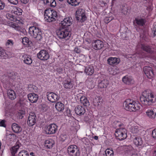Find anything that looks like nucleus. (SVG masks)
<instances>
[{"mask_svg": "<svg viewBox=\"0 0 156 156\" xmlns=\"http://www.w3.org/2000/svg\"><path fill=\"white\" fill-rule=\"evenodd\" d=\"M92 47L95 50H99L101 49L104 46L103 42L99 40L95 41L92 44Z\"/></svg>", "mask_w": 156, "mask_h": 156, "instance_id": "15", "label": "nucleus"}, {"mask_svg": "<svg viewBox=\"0 0 156 156\" xmlns=\"http://www.w3.org/2000/svg\"><path fill=\"white\" fill-rule=\"evenodd\" d=\"M36 87L33 85H30V86L28 87V89L31 92H34L35 91L34 90L35 89H36Z\"/></svg>", "mask_w": 156, "mask_h": 156, "instance_id": "48", "label": "nucleus"}, {"mask_svg": "<svg viewBox=\"0 0 156 156\" xmlns=\"http://www.w3.org/2000/svg\"><path fill=\"white\" fill-rule=\"evenodd\" d=\"M74 51L77 53H80L81 52V50L79 48H75L74 49Z\"/></svg>", "mask_w": 156, "mask_h": 156, "instance_id": "55", "label": "nucleus"}, {"mask_svg": "<svg viewBox=\"0 0 156 156\" xmlns=\"http://www.w3.org/2000/svg\"><path fill=\"white\" fill-rule=\"evenodd\" d=\"M45 105H43L42 106V109L44 110V111H45L47 110V108H45Z\"/></svg>", "mask_w": 156, "mask_h": 156, "instance_id": "62", "label": "nucleus"}, {"mask_svg": "<svg viewBox=\"0 0 156 156\" xmlns=\"http://www.w3.org/2000/svg\"><path fill=\"white\" fill-rule=\"evenodd\" d=\"M101 98L99 96H96L94 99V104L95 106H98L101 105Z\"/></svg>", "mask_w": 156, "mask_h": 156, "instance_id": "28", "label": "nucleus"}, {"mask_svg": "<svg viewBox=\"0 0 156 156\" xmlns=\"http://www.w3.org/2000/svg\"><path fill=\"white\" fill-rule=\"evenodd\" d=\"M54 141L52 140H47L45 142V146L48 148H51L54 145Z\"/></svg>", "mask_w": 156, "mask_h": 156, "instance_id": "29", "label": "nucleus"}, {"mask_svg": "<svg viewBox=\"0 0 156 156\" xmlns=\"http://www.w3.org/2000/svg\"><path fill=\"white\" fill-rule=\"evenodd\" d=\"M122 81L124 83L127 84H129L133 82L132 77L127 75L126 76L122 78Z\"/></svg>", "mask_w": 156, "mask_h": 156, "instance_id": "24", "label": "nucleus"}, {"mask_svg": "<svg viewBox=\"0 0 156 156\" xmlns=\"http://www.w3.org/2000/svg\"><path fill=\"white\" fill-rule=\"evenodd\" d=\"M99 4L101 6H104L107 4V2L105 0H100L99 2Z\"/></svg>", "mask_w": 156, "mask_h": 156, "instance_id": "50", "label": "nucleus"}, {"mask_svg": "<svg viewBox=\"0 0 156 156\" xmlns=\"http://www.w3.org/2000/svg\"><path fill=\"white\" fill-rule=\"evenodd\" d=\"M5 122V120L0 119V126L5 127H6Z\"/></svg>", "mask_w": 156, "mask_h": 156, "instance_id": "51", "label": "nucleus"}, {"mask_svg": "<svg viewBox=\"0 0 156 156\" xmlns=\"http://www.w3.org/2000/svg\"><path fill=\"white\" fill-rule=\"evenodd\" d=\"M11 3L14 5H17L18 3V0H8Z\"/></svg>", "mask_w": 156, "mask_h": 156, "instance_id": "52", "label": "nucleus"}, {"mask_svg": "<svg viewBox=\"0 0 156 156\" xmlns=\"http://www.w3.org/2000/svg\"><path fill=\"white\" fill-rule=\"evenodd\" d=\"M75 16L76 20L81 22H84L87 20L85 11L81 8L78 9L76 11Z\"/></svg>", "mask_w": 156, "mask_h": 156, "instance_id": "6", "label": "nucleus"}, {"mask_svg": "<svg viewBox=\"0 0 156 156\" xmlns=\"http://www.w3.org/2000/svg\"><path fill=\"white\" fill-rule=\"evenodd\" d=\"M72 24V19L71 17H68L62 21L60 23L61 28H67Z\"/></svg>", "mask_w": 156, "mask_h": 156, "instance_id": "12", "label": "nucleus"}, {"mask_svg": "<svg viewBox=\"0 0 156 156\" xmlns=\"http://www.w3.org/2000/svg\"><path fill=\"white\" fill-rule=\"evenodd\" d=\"M5 6V3L2 0H0V9H3Z\"/></svg>", "mask_w": 156, "mask_h": 156, "instance_id": "53", "label": "nucleus"}, {"mask_svg": "<svg viewBox=\"0 0 156 156\" xmlns=\"http://www.w3.org/2000/svg\"><path fill=\"white\" fill-rule=\"evenodd\" d=\"M142 48L146 52L149 53H152V51L151 50L150 47L148 46H146L145 45H142Z\"/></svg>", "mask_w": 156, "mask_h": 156, "instance_id": "38", "label": "nucleus"}, {"mask_svg": "<svg viewBox=\"0 0 156 156\" xmlns=\"http://www.w3.org/2000/svg\"><path fill=\"white\" fill-rule=\"evenodd\" d=\"M12 27L16 29H17V28L19 27L16 26L15 24H13L12 25Z\"/></svg>", "mask_w": 156, "mask_h": 156, "instance_id": "61", "label": "nucleus"}, {"mask_svg": "<svg viewBox=\"0 0 156 156\" xmlns=\"http://www.w3.org/2000/svg\"><path fill=\"white\" fill-rule=\"evenodd\" d=\"M25 113V112L24 111L19 110L16 114V116L18 118L22 119Z\"/></svg>", "mask_w": 156, "mask_h": 156, "instance_id": "35", "label": "nucleus"}, {"mask_svg": "<svg viewBox=\"0 0 156 156\" xmlns=\"http://www.w3.org/2000/svg\"><path fill=\"white\" fill-rule=\"evenodd\" d=\"M146 113L147 117L150 119H154L156 116V112L155 109L151 108L147 109L146 111Z\"/></svg>", "mask_w": 156, "mask_h": 156, "instance_id": "16", "label": "nucleus"}, {"mask_svg": "<svg viewBox=\"0 0 156 156\" xmlns=\"http://www.w3.org/2000/svg\"><path fill=\"white\" fill-rule=\"evenodd\" d=\"M57 34L60 39H64L68 37H70L69 31L67 28H64L60 27L57 31Z\"/></svg>", "mask_w": 156, "mask_h": 156, "instance_id": "8", "label": "nucleus"}, {"mask_svg": "<svg viewBox=\"0 0 156 156\" xmlns=\"http://www.w3.org/2000/svg\"><path fill=\"white\" fill-rule=\"evenodd\" d=\"M20 1L22 3L24 4L27 3L29 1V0H20Z\"/></svg>", "mask_w": 156, "mask_h": 156, "instance_id": "59", "label": "nucleus"}, {"mask_svg": "<svg viewBox=\"0 0 156 156\" xmlns=\"http://www.w3.org/2000/svg\"><path fill=\"white\" fill-rule=\"evenodd\" d=\"M29 33L37 41H41L42 39L43 34L38 25L30 27L29 28Z\"/></svg>", "mask_w": 156, "mask_h": 156, "instance_id": "3", "label": "nucleus"}, {"mask_svg": "<svg viewBox=\"0 0 156 156\" xmlns=\"http://www.w3.org/2000/svg\"><path fill=\"white\" fill-rule=\"evenodd\" d=\"M154 154H155V155L156 156V150L154 151Z\"/></svg>", "mask_w": 156, "mask_h": 156, "instance_id": "64", "label": "nucleus"}, {"mask_svg": "<svg viewBox=\"0 0 156 156\" xmlns=\"http://www.w3.org/2000/svg\"><path fill=\"white\" fill-rule=\"evenodd\" d=\"M80 101L83 105L86 106L89 105V103L87 98L84 96H82L80 98Z\"/></svg>", "mask_w": 156, "mask_h": 156, "instance_id": "30", "label": "nucleus"}, {"mask_svg": "<svg viewBox=\"0 0 156 156\" xmlns=\"http://www.w3.org/2000/svg\"><path fill=\"white\" fill-rule=\"evenodd\" d=\"M55 107L58 111H62L64 109V105L61 102H58L56 104Z\"/></svg>", "mask_w": 156, "mask_h": 156, "instance_id": "32", "label": "nucleus"}, {"mask_svg": "<svg viewBox=\"0 0 156 156\" xmlns=\"http://www.w3.org/2000/svg\"><path fill=\"white\" fill-rule=\"evenodd\" d=\"M79 3V2H78L77 0H75L74 2V3L72 4V5L76 6L78 5Z\"/></svg>", "mask_w": 156, "mask_h": 156, "instance_id": "57", "label": "nucleus"}, {"mask_svg": "<svg viewBox=\"0 0 156 156\" xmlns=\"http://www.w3.org/2000/svg\"><path fill=\"white\" fill-rule=\"evenodd\" d=\"M14 9L13 12L14 14L18 16H20L22 15V10L21 9L17 7H15Z\"/></svg>", "mask_w": 156, "mask_h": 156, "instance_id": "34", "label": "nucleus"}, {"mask_svg": "<svg viewBox=\"0 0 156 156\" xmlns=\"http://www.w3.org/2000/svg\"><path fill=\"white\" fill-rule=\"evenodd\" d=\"M23 62L27 65H30L32 62V60L31 56L27 54H24L22 58Z\"/></svg>", "mask_w": 156, "mask_h": 156, "instance_id": "19", "label": "nucleus"}, {"mask_svg": "<svg viewBox=\"0 0 156 156\" xmlns=\"http://www.w3.org/2000/svg\"><path fill=\"white\" fill-rule=\"evenodd\" d=\"M113 17H106L104 19V22L106 23H108L113 19Z\"/></svg>", "mask_w": 156, "mask_h": 156, "instance_id": "45", "label": "nucleus"}, {"mask_svg": "<svg viewBox=\"0 0 156 156\" xmlns=\"http://www.w3.org/2000/svg\"><path fill=\"white\" fill-rule=\"evenodd\" d=\"M76 113L78 115H82L85 112V109L83 107L80 105L76 107L75 109Z\"/></svg>", "mask_w": 156, "mask_h": 156, "instance_id": "22", "label": "nucleus"}, {"mask_svg": "<svg viewBox=\"0 0 156 156\" xmlns=\"http://www.w3.org/2000/svg\"><path fill=\"white\" fill-rule=\"evenodd\" d=\"M87 84V87L90 89H92L94 87V84L91 81L89 80H87L86 81Z\"/></svg>", "mask_w": 156, "mask_h": 156, "instance_id": "37", "label": "nucleus"}, {"mask_svg": "<svg viewBox=\"0 0 156 156\" xmlns=\"http://www.w3.org/2000/svg\"><path fill=\"white\" fill-rule=\"evenodd\" d=\"M123 106L127 110L135 112L140 108V104L137 101H133L127 99L123 103Z\"/></svg>", "mask_w": 156, "mask_h": 156, "instance_id": "2", "label": "nucleus"}, {"mask_svg": "<svg viewBox=\"0 0 156 156\" xmlns=\"http://www.w3.org/2000/svg\"><path fill=\"white\" fill-rule=\"evenodd\" d=\"M147 56V55L143 51H141L140 52L139 54V56L140 58H143L144 57H146Z\"/></svg>", "mask_w": 156, "mask_h": 156, "instance_id": "49", "label": "nucleus"}, {"mask_svg": "<svg viewBox=\"0 0 156 156\" xmlns=\"http://www.w3.org/2000/svg\"><path fill=\"white\" fill-rule=\"evenodd\" d=\"M127 133V131L126 129L120 128L116 129L115 135L117 139L122 140L126 138Z\"/></svg>", "mask_w": 156, "mask_h": 156, "instance_id": "7", "label": "nucleus"}, {"mask_svg": "<svg viewBox=\"0 0 156 156\" xmlns=\"http://www.w3.org/2000/svg\"><path fill=\"white\" fill-rule=\"evenodd\" d=\"M47 98L48 100L50 102L54 103L58 101L59 97L54 93L48 92L47 94Z\"/></svg>", "mask_w": 156, "mask_h": 156, "instance_id": "11", "label": "nucleus"}, {"mask_svg": "<svg viewBox=\"0 0 156 156\" xmlns=\"http://www.w3.org/2000/svg\"><path fill=\"white\" fill-rule=\"evenodd\" d=\"M152 32L153 33V37H154L156 36V29L153 28L152 30Z\"/></svg>", "mask_w": 156, "mask_h": 156, "instance_id": "60", "label": "nucleus"}, {"mask_svg": "<svg viewBox=\"0 0 156 156\" xmlns=\"http://www.w3.org/2000/svg\"><path fill=\"white\" fill-rule=\"evenodd\" d=\"M38 58L42 60H47L49 58V55L46 50H41L37 54Z\"/></svg>", "mask_w": 156, "mask_h": 156, "instance_id": "10", "label": "nucleus"}, {"mask_svg": "<svg viewBox=\"0 0 156 156\" xmlns=\"http://www.w3.org/2000/svg\"><path fill=\"white\" fill-rule=\"evenodd\" d=\"M145 20L143 18H136L134 21V24L135 26H143L145 25Z\"/></svg>", "mask_w": 156, "mask_h": 156, "instance_id": "20", "label": "nucleus"}, {"mask_svg": "<svg viewBox=\"0 0 156 156\" xmlns=\"http://www.w3.org/2000/svg\"><path fill=\"white\" fill-rule=\"evenodd\" d=\"M67 152L70 156H80V149L75 145H71L67 148Z\"/></svg>", "mask_w": 156, "mask_h": 156, "instance_id": "5", "label": "nucleus"}, {"mask_svg": "<svg viewBox=\"0 0 156 156\" xmlns=\"http://www.w3.org/2000/svg\"><path fill=\"white\" fill-rule=\"evenodd\" d=\"M28 98L30 102L34 103L37 101L38 99V96L37 94L34 93H31L28 95Z\"/></svg>", "mask_w": 156, "mask_h": 156, "instance_id": "21", "label": "nucleus"}, {"mask_svg": "<svg viewBox=\"0 0 156 156\" xmlns=\"http://www.w3.org/2000/svg\"><path fill=\"white\" fill-rule=\"evenodd\" d=\"M18 156H29V155L27 151L23 150L20 151Z\"/></svg>", "mask_w": 156, "mask_h": 156, "instance_id": "42", "label": "nucleus"}, {"mask_svg": "<svg viewBox=\"0 0 156 156\" xmlns=\"http://www.w3.org/2000/svg\"><path fill=\"white\" fill-rule=\"evenodd\" d=\"M64 87L68 90H72L74 88L73 81L70 79L64 80L62 83Z\"/></svg>", "mask_w": 156, "mask_h": 156, "instance_id": "9", "label": "nucleus"}, {"mask_svg": "<svg viewBox=\"0 0 156 156\" xmlns=\"http://www.w3.org/2000/svg\"><path fill=\"white\" fill-rule=\"evenodd\" d=\"M130 156H138L136 152V151L134 149L133 152L132 151V154Z\"/></svg>", "mask_w": 156, "mask_h": 156, "instance_id": "56", "label": "nucleus"}, {"mask_svg": "<svg viewBox=\"0 0 156 156\" xmlns=\"http://www.w3.org/2000/svg\"><path fill=\"white\" fill-rule=\"evenodd\" d=\"M44 16L45 20L50 22L55 20V18L57 17L58 15L55 11L47 9L44 11Z\"/></svg>", "mask_w": 156, "mask_h": 156, "instance_id": "4", "label": "nucleus"}, {"mask_svg": "<svg viewBox=\"0 0 156 156\" xmlns=\"http://www.w3.org/2000/svg\"><path fill=\"white\" fill-rule=\"evenodd\" d=\"M130 130L133 133H137L139 132V127L137 126H132Z\"/></svg>", "mask_w": 156, "mask_h": 156, "instance_id": "39", "label": "nucleus"}, {"mask_svg": "<svg viewBox=\"0 0 156 156\" xmlns=\"http://www.w3.org/2000/svg\"><path fill=\"white\" fill-rule=\"evenodd\" d=\"M152 136L153 138L156 139V129H154L153 130Z\"/></svg>", "mask_w": 156, "mask_h": 156, "instance_id": "54", "label": "nucleus"}, {"mask_svg": "<svg viewBox=\"0 0 156 156\" xmlns=\"http://www.w3.org/2000/svg\"><path fill=\"white\" fill-rule=\"evenodd\" d=\"M14 42L12 40H8L6 43V45L8 47L12 46Z\"/></svg>", "mask_w": 156, "mask_h": 156, "instance_id": "44", "label": "nucleus"}, {"mask_svg": "<svg viewBox=\"0 0 156 156\" xmlns=\"http://www.w3.org/2000/svg\"><path fill=\"white\" fill-rule=\"evenodd\" d=\"M109 84V82L108 80L104 79L102 80L98 81V87L101 88H106Z\"/></svg>", "mask_w": 156, "mask_h": 156, "instance_id": "23", "label": "nucleus"}, {"mask_svg": "<svg viewBox=\"0 0 156 156\" xmlns=\"http://www.w3.org/2000/svg\"><path fill=\"white\" fill-rule=\"evenodd\" d=\"M106 156H113L114 152L113 150L109 149H107L105 151Z\"/></svg>", "mask_w": 156, "mask_h": 156, "instance_id": "40", "label": "nucleus"}, {"mask_svg": "<svg viewBox=\"0 0 156 156\" xmlns=\"http://www.w3.org/2000/svg\"><path fill=\"white\" fill-rule=\"evenodd\" d=\"M134 143L137 146H141L143 144L142 138L140 136L135 137L133 139Z\"/></svg>", "mask_w": 156, "mask_h": 156, "instance_id": "25", "label": "nucleus"}, {"mask_svg": "<svg viewBox=\"0 0 156 156\" xmlns=\"http://www.w3.org/2000/svg\"><path fill=\"white\" fill-rule=\"evenodd\" d=\"M8 95L10 99L14 100L16 98V94L14 90H9L8 91Z\"/></svg>", "mask_w": 156, "mask_h": 156, "instance_id": "31", "label": "nucleus"}, {"mask_svg": "<svg viewBox=\"0 0 156 156\" xmlns=\"http://www.w3.org/2000/svg\"><path fill=\"white\" fill-rule=\"evenodd\" d=\"M75 0H67V2L69 4H71L72 5V4L74 3V2Z\"/></svg>", "mask_w": 156, "mask_h": 156, "instance_id": "58", "label": "nucleus"}, {"mask_svg": "<svg viewBox=\"0 0 156 156\" xmlns=\"http://www.w3.org/2000/svg\"><path fill=\"white\" fill-rule=\"evenodd\" d=\"M122 12L124 14H126L128 12V9L127 6H124L122 9Z\"/></svg>", "mask_w": 156, "mask_h": 156, "instance_id": "46", "label": "nucleus"}, {"mask_svg": "<svg viewBox=\"0 0 156 156\" xmlns=\"http://www.w3.org/2000/svg\"><path fill=\"white\" fill-rule=\"evenodd\" d=\"M120 62V58L116 57H110L107 60L108 63L113 66H116Z\"/></svg>", "mask_w": 156, "mask_h": 156, "instance_id": "17", "label": "nucleus"}, {"mask_svg": "<svg viewBox=\"0 0 156 156\" xmlns=\"http://www.w3.org/2000/svg\"><path fill=\"white\" fill-rule=\"evenodd\" d=\"M12 129L14 132L19 133L22 131L21 127L19 125L15 123H13L12 126Z\"/></svg>", "mask_w": 156, "mask_h": 156, "instance_id": "26", "label": "nucleus"}, {"mask_svg": "<svg viewBox=\"0 0 156 156\" xmlns=\"http://www.w3.org/2000/svg\"><path fill=\"white\" fill-rule=\"evenodd\" d=\"M20 147L19 144H17L16 145L12 147L11 149V151L12 154V155H14L17 152L18 149Z\"/></svg>", "mask_w": 156, "mask_h": 156, "instance_id": "33", "label": "nucleus"}, {"mask_svg": "<svg viewBox=\"0 0 156 156\" xmlns=\"http://www.w3.org/2000/svg\"><path fill=\"white\" fill-rule=\"evenodd\" d=\"M144 72L147 76L149 79H151L154 76L153 71L150 69H144Z\"/></svg>", "mask_w": 156, "mask_h": 156, "instance_id": "27", "label": "nucleus"}, {"mask_svg": "<svg viewBox=\"0 0 156 156\" xmlns=\"http://www.w3.org/2000/svg\"><path fill=\"white\" fill-rule=\"evenodd\" d=\"M11 57L9 52L0 47V59H6Z\"/></svg>", "mask_w": 156, "mask_h": 156, "instance_id": "18", "label": "nucleus"}, {"mask_svg": "<svg viewBox=\"0 0 156 156\" xmlns=\"http://www.w3.org/2000/svg\"><path fill=\"white\" fill-rule=\"evenodd\" d=\"M85 72L87 75H91L94 72V69H85Z\"/></svg>", "mask_w": 156, "mask_h": 156, "instance_id": "43", "label": "nucleus"}, {"mask_svg": "<svg viewBox=\"0 0 156 156\" xmlns=\"http://www.w3.org/2000/svg\"><path fill=\"white\" fill-rule=\"evenodd\" d=\"M17 73H12V74L11 73H10L8 75V76L9 77H11L12 79H15L16 78V77Z\"/></svg>", "mask_w": 156, "mask_h": 156, "instance_id": "47", "label": "nucleus"}, {"mask_svg": "<svg viewBox=\"0 0 156 156\" xmlns=\"http://www.w3.org/2000/svg\"><path fill=\"white\" fill-rule=\"evenodd\" d=\"M94 138L95 140H97L98 139V137L97 136H95Z\"/></svg>", "mask_w": 156, "mask_h": 156, "instance_id": "63", "label": "nucleus"}, {"mask_svg": "<svg viewBox=\"0 0 156 156\" xmlns=\"http://www.w3.org/2000/svg\"><path fill=\"white\" fill-rule=\"evenodd\" d=\"M108 71L110 74L115 75L119 72L118 69H108Z\"/></svg>", "mask_w": 156, "mask_h": 156, "instance_id": "41", "label": "nucleus"}, {"mask_svg": "<svg viewBox=\"0 0 156 156\" xmlns=\"http://www.w3.org/2000/svg\"><path fill=\"white\" fill-rule=\"evenodd\" d=\"M22 42L24 45L28 46L30 45L31 43L29 41V38L26 37L23 38Z\"/></svg>", "mask_w": 156, "mask_h": 156, "instance_id": "36", "label": "nucleus"}, {"mask_svg": "<svg viewBox=\"0 0 156 156\" xmlns=\"http://www.w3.org/2000/svg\"><path fill=\"white\" fill-rule=\"evenodd\" d=\"M37 118L35 114L31 113L29 114L28 118L27 123L29 126L34 125L36 122Z\"/></svg>", "mask_w": 156, "mask_h": 156, "instance_id": "14", "label": "nucleus"}, {"mask_svg": "<svg viewBox=\"0 0 156 156\" xmlns=\"http://www.w3.org/2000/svg\"><path fill=\"white\" fill-rule=\"evenodd\" d=\"M154 96L150 91L145 90L143 92L140 100L143 104L146 105H150L154 102Z\"/></svg>", "mask_w": 156, "mask_h": 156, "instance_id": "1", "label": "nucleus"}, {"mask_svg": "<svg viewBox=\"0 0 156 156\" xmlns=\"http://www.w3.org/2000/svg\"><path fill=\"white\" fill-rule=\"evenodd\" d=\"M58 126L55 124L49 125L45 129L46 133L48 134L55 133L57 130Z\"/></svg>", "mask_w": 156, "mask_h": 156, "instance_id": "13", "label": "nucleus"}]
</instances>
